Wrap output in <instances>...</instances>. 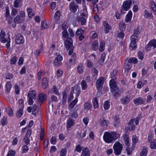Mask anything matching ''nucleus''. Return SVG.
Listing matches in <instances>:
<instances>
[{
  "instance_id": "7",
  "label": "nucleus",
  "mask_w": 156,
  "mask_h": 156,
  "mask_svg": "<svg viewBox=\"0 0 156 156\" xmlns=\"http://www.w3.org/2000/svg\"><path fill=\"white\" fill-rule=\"evenodd\" d=\"M55 58L54 60L53 63L54 66L55 67H58L61 65L62 64V61L63 59L62 56L59 54L57 53Z\"/></svg>"
},
{
  "instance_id": "27",
  "label": "nucleus",
  "mask_w": 156,
  "mask_h": 156,
  "mask_svg": "<svg viewBox=\"0 0 156 156\" xmlns=\"http://www.w3.org/2000/svg\"><path fill=\"white\" fill-rule=\"evenodd\" d=\"M75 94H76V98L78 97L80 93V87L77 85L75 87Z\"/></svg>"
},
{
  "instance_id": "40",
  "label": "nucleus",
  "mask_w": 156,
  "mask_h": 156,
  "mask_svg": "<svg viewBox=\"0 0 156 156\" xmlns=\"http://www.w3.org/2000/svg\"><path fill=\"white\" fill-rule=\"evenodd\" d=\"M62 94L63 97L62 100V104L63 105H64L66 102L67 96L66 93L65 92H63Z\"/></svg>"
},
{
  "instance_id": "33",
  "label": "nucleus",
  "mask_w": 156,
  "mask_h": 156,
  "mask_svg": "<svg viewBox=\"0 0 156 156\" xmlns=\"http://www.w3.org/2000/svg\"><path fill=\"white\" fill-rule=\"evenodd\" d=\"M98 42L97 41H95L92 43V49L94 51H96L98 48Z\"/></svg>"
},
{
  "instance_id": "14",
  "label": "nucleus",
  "mask_w": 156,
  "mask_h": 156,
  "mask_svg": "<svg viewBox=\"0 0 156 156\" xmlns=\"http://www.w3.org/2000/svg\"><path fill=\"white\" fill-rule=\"evenodd\" d=\"M144 101L143 99L140 97L135 99L133 100V102L135 105L143 104L144 103Z\"/></svg>"
},
{
  "instance_id": "22",
  "label": "nucleus",
  "mask_w": 156,
  "mask_h": 156,
  "mask_svg": "<svg viewBox=\"0 0 156 156\" xmlns=\"http://www.w3.org/2000/svg\"><path fill=\"white\" fill-rule=\"evenodd\" d=\"M27 10L28 13V17L29 18H32L34 15V12L33 11L32 9L31 8H28Z\"/></svg>"
},
{
  "instance_id": "10",
  "label": "nucleus",
  "mask_w": 156,
  "mask_h": 156,
  "mask_svg": "<svg viewBox=\"0 0 156 156\" xmlns=\"http://www.w3.org/2000/svg\"><path fill=\"white\" fill-rule=\"evenodd\" d=\"M104 81L103 77H100L97 81V87L98 90H100L102 87Z\"/></svg>"
},
{
  "instance_id": "11",
  "label": "nucleus",
  "mask_w": 156,
  "mask_h": 156,
  "mask_svg": "<svg viewBox=\"0 0 156 156\" xmlns=\"http://www.w3.org/2000/svg\"><path fill=\"white\" fill-rule=\"evenodd\" d=\"M69 9L73 12L75 13L77 11L78 6L75 4L74 2H72L69 5Z\"/></svg>"
},
{
  "instance_id": "64",
  "label": "nucleus",
  "mask_w": 156,
  "mask_h": 156,
  "mask_svg": "<svg viewBox=\"0 0 156 156\" xmlns=\"http://www.w3.org/2000/svg\"><path fill=\"white\" fill-rule=\"evenodd\" d=\"M18 11L17 9L15 8L12 9L11 15L12 16H15L17 14Z\"/></svg>"
},
{
  "instance_id": "48",
  "label": "nucleus",
  "mask_w": 156,
  "mask_h": 156,
  "mask_svg": "<svg viewBox=\"0 0 156 156\" xmlns=\"http://www.w3.org/2000/svg\"><path fill=\"white\" fill-rule=\"evenodd\" d=\"M6 111L8 114V115L9 116H12L13 115V112L12 109L10 108H6Z\"/></svg>"
},
{
  "instance_id": "63",
  "label": "nucleus",
  "mask_w": 156,
  "mask_h": 156,
  "mask_svg": "<svg viewBox=\"0 0 156 156\" xmlns=\"http://www.w3.org/2000/svg\"><path fill=\"white\" fill-rule=\"evenodd\" d=\"M16 61V56L13 57L10 60V63L11 64H14Z\"/></svg>"
},
{
  "instance_id": "62",
  "label": "nucleus",
  "mask_w": 156,
  "mask_h": 156,
  "mask_svg": "<svg viewBox=\"0 0 156 156\" xmlns=\"http://www.w3.org/2000/svg\"><path fill=\"white\" fill-rule=\"evenodd\" d=\"M82 150V147L80 145H78L76 146L75 151H77L78 152H80Z\"/></svg>"
},
{
  "instance_id": "13",
  "label": "nucleus",
  "mask_w": 156,
  "mask_h": 156,
  "mask_svg": "<svg viewBox=\"0 0 156 156\" xmlns=\"http://www.w3.org/2000/svg\"><path fill=\"white\" fill-rule=\"evenodd\" d=\"M24 21L23 19L19 15H18L14 18V22L15 23H23Z\"/></svg>"
},
{
  "instance_id": "43",
  "label": "nucleus",
  "mask_w": 156,
  "mask_h": 156,
  "mask_svg": "<svg viewBox=\"0 0 156 156\" xmlns=\"http://www.w3.org/2000/svg\"><path fill=\"white\" fill-rule=\"evenodd\" d=\"M78 101V99L76 98L74 101H73L69 105V107L71 108H72L76 104Z\"/></svg>"
},
{
  "instance_id": "32",
  "label": "nucleus",
  "mask_w": 156,
  "mask_h": 156,
  "mask_svg": "<svg viewBox=\"0 0 156 156\" xmlns=\"http://www.w3.org/2000/svg\"><path fill=\"white\" fill-rule=\"evenodd\" d=\"M147 150L146 147L144 146L143 149L140 152V156H146L147 154Z\"/></svg>"
},
{
  "instance_id": "34",
  "label": "nucleus",
  "mask_w": 156,
  "mask_h": 156,
  "mask_svg": "<svg viewBox=\"0 0 156 156\" xmlns=\"http://www.w3.org/2000/svg\"><path fill=\"white\" fill-rule=\"evenodd\" d=\"M129 99L128 96H126L123 98L121 100L122 103L123 104H126L129 103Z\"/></svg>"
},
{
  "instance_id": "21",
  "label": "nucleus",
  "mask_w": 156,
  "mask_h": 156,
  "mask_svg": "<svg viewBox=\"0 0 156 156\" xmlns=\"http://www.w3.org/2000/svg\"><path fill=\"white\" fill-rule=\"evenodd\" d=\"M86 134V131H81L80 133H78L76 136V138L78 139H82L84 137Z\"/></svg>"
},
{
  "instance_id": "50",
  "label": "nucleus",
  "mask_w": 156,
  "mask_h": 156,
  "mask_svg": "<svg viewBox=\"0 0 156 156\" xmlns=\"http://www.w3.org/2000/svg\"><path fill=\"white\" fill-rule=\"evenodd\" d=\"M60 11H58L55 13V19L56 20H58L60 19Z\"/></svg>"
},
{
  "instance_id": "44",
  "label": "nucleus",
  "mask_w": 156,
  "mask_h": 156,
  "mask_svg": "<svg viewBox=\"0 0 156 156\" xmlns=\"http://www.w3.org/2000/svg\"><path fill=\"white\" fill-rule=\"evenodd\" d=\"M149 43L153 47L154 49L156 48V40L153 39L152 40H151Z\"/></svg>"
},
{
  "instance_id": "58",
  "label": "nucleus",
  "mask_w": 156,
  "mask_h": 156,
  "mask_svg": "<svg viewBox=\"0 0 156 156\" xmlns=\"http://www.w3.org/2000/svg\"><path fill=\"white\" fill-rule=\"evenodd\" d=\"M101 124L102 126H108V121L104 118L102 121H101Z\"/></svg>"
},
{
  "instance_id": "35",
  "label": "nucleus",
  "mask_w": 156,
  "mask_h": 156,
  "mask_svg": "<svg viewBox=\"0 0 156 156\" xmlns=\"http://www.w3.org/2000/svg\"><path fill=\"white\" fill-rule=\"evenodd\" d=\"M1 123L2 126L6 125L7 123V117L4 116L1 120Z\"/></svg>"
},
{
  "instance_id": "31",
  "label": "nucleus",
  "mask_w": 156,
  "mask_h": 156,
  "mask_svg": "<svg viewBox=\"0 0 156 156\" xmlns=\"http://www.w3.org/2000/svg\"><path fill=\"white\" fill-rule=\"evenodd\" d=\"M100 48L99 51H103L105 49V43L103 41H101L100 43Z\"/></svg>"
},
{
  "instance_id": "5",
  "label": "nucleus",
  "mask_w": 156,
  "mask_h": 156,
  "mask_svg": "<svg viewBox=\"0 0 156 156\" xmlns=\"http://www.w3.org/2000/svg\"><path fill=\"white\" fill-rule=\"evenodd\" d=\"M115 154L119 155L121 154L123 146L122 144L118 141L116 142L113 147Z\"/></svg>"
},
{
  "instance_id": "17",
  "label": "nucleus",
  "mask_w": 156,
  "mask_h": 156,
  "mask_svg": "<svg viewBox=\"0 0 156 156\" xmlns=\"http://www.w3.org/2000/svg\"><path fill=\"white\" fill-rule=\"evenodd\" d=\"M49 27V23L46 21L42 22L41 23V28L42 30L47 29Z\"/></svg>"
},
{
  "instance_id": "38",
  "label": "nucleus",
  "mask_w": 156,
  "mask_h": 156,
  "mask_svg": "<svg viewBox=\"0 0 156 156\" xmlns=\"http://www.w3.org/2000/svg\"><path fill=\"white\" fill-rule=\"evenodd\" d=\"M120 29L121 31H123L126 28L125 23L123 22H121L119 24Z\"/></svg>"
},
{
  "instance_id": "49",
  "label": "nucleus",
  "mask_w": 156,
  "mask_h": 156,
  "mask_svg": "<svg viewBox=\"0 0 156 156\" xmlns=\"http://www.w3.org/2000/svg\"><path fill=\"white\" fill-rule=\"evenodd\" d=\"M150 6L151 7L153 11H156V5L155 2L151 1L150 3Z\"/></svg>"
},
{
  "instance_id": "37",
  "label": "nucleus",
  "mask_w": 156,
  "mask_h": 156,
  "mask_svg": "<svg viewBox=\"0 0 156 156\" xmlns=\"http://www.w3.org/2000/svg\"><path fill=\"white\" fill-rule=\"evenodd\" d=\"M138 62L137 59L136 58H130L128 61V63H133L134 64H136Z\"/></svg>"
},
{
  "instance_id": "20",
  "label": "nucleus",
  "mask_w": 156,
  "mask_h": 156,
  "mask_svg": "<svg viewBox=\"0 0 156 156\" xmlns=\"http://www.w3.org/2000/svg\"><path fill=\"white\" fill-rule=\"evenodd\" d=\"M74 123V120L72 119H68L67 122L66 127L67 128H69L73 126Z\"/></svg>"
},
{
  "instance_id": "18",
  "label": "nucleus",
  "mask_w": 156,
  "mask_h": 156,
  "mask_svg": "<svg viewBox=\"0 0 156 156\" xmlns=\"http://www.w3.org/2000/svg\"><path fill=\"white\" fill-rule=\"evenodd\" d=\"M35 91L34 90H32L30 91L28 94L27 96L29 98H32L34 99H35L36 98V94Z\"/></svg>"
},
{
  "instance_id": "59",
  "label": "nucleus",
  "mask_w": 156,
  "mask_h": 156,
  "mask_svg": "<svg viewBox=\"0 0 156 156\" xmlns=\"http://www.w3.org/2000/svg\"><path fill=\"white\" fill-rule=\"evenodd\" d=\"M131 42L136 43V40H137L138 37L136 35H132L131 36Z\"/></svg>"
},
{
  "instance_id": "56",
  "label": "nucleus",
  "mask_w": 156,
  "mask_h": 156,
  "mask_svg": "<svg viewBox=\"0 0 156 156\" xmlns=\"http://www.w3.org/2000/svg\"><path fill=\"white\" fill-rule=\"evenodd\" d=\"M13 77V75L12 74L9 73H7L6 76L5 78L7 80H10Z\"/></svg>"
},
{
  "instance_id": "36",
  "label": "nucleus",
  "mask_w": 156,
  "mask_h": 156,
  "mask_svg": "<svg viewBox=\"0 0 156 156\" xmlns=\"http://www.w3.org/2000/svg\"><path fill=\"white\" fill-rule=\"evenodd\" d=\"M130 49L131 50H135L136 48V43L131 42L129 45Z\"/></svg>"
},
{
  "instance_id": "15",
  "label": "nucleus",
  "mask_w": 156,
  "mask_h": 156,
  "mask_svg": "<svg viewBox=\"0 0 156 156\" xmlns=\"http://www.w3.org/2000/svg\"><path fill=\"white\" fill-rule=\"evenodd\" d=\"M5 35V31L3 30H2L1 31L0 34V41L3 43H5L6 42V39L4 38Z\"/></svg>"
},
{
  "instance_id": "9",
  "label": "nucleus",
  "mask_w": 156,
  "mask_h": 156,
  "mask_svg": "<svg viewBox=\"0 0 156 156\" xmlns=\"http://www.w3.org/2000/svg\"><path fill=\"white\" fill-rule=\"evenodd\" d=\"M76 55L75 53H73L71 57V58L69 59V61L67 63V66H70L71 64H74L76 62Z\"/></svg>"
},
{
  "instance_id": "52",
  "label": "nucleus",
  "mask_w": 156,
  "mask_h": 156,
  "mask_svg": "<svg viewBox=\"0 0 156 156\" xmlns=\"http://www.w3.org/2000/svg\"><path fill=\"white\" fill-rule=\"evenodd\" d=\"M83 66L82 64L80 65L77 67V72L81 73L83 71Z\"/></svg>"
},
{
  "instance_id": "6",
  "label": "nucleus",
  "mask_w": 156,
  "mask_h": 156,
  "mask_svg": "<svg viewBox=\"0 0 156 156\" xmlns=\"http://www.w3.org/2000/svg\"><path fill=\"white\" fill-rule=\"evenodd\" d=\"M87 17V11L82 13L78 18V20L80 22L81 25H83L85 24L87 22L86 19Z\"/></svg>"
},
{
  "instance_id": "2",
  "label": "nucleus",
  "mask_w": 156,
  "mask_h": 156,
  "mask_svg": "<svg viewBox=\"0 0 156 156\" xmlns=\"http://www.w3.org/2000/svg\"><path fill=\"white\" fill-rule=\"evenodd\" d=\"M119 136V134L115 132H105L103 137L105 142L111 143L117 139Z\"/></svg>"
},
{
  "instance_id": "26",
  "label": "nucleus",
  "mask_w": 156,
  "mask_h": 156,
  "mask_svg": "<svg viewBox=\"0 0 156 156\" xmlns=\"http://www.w3.org/2000/svg\"><path fill=\"white\" fill-rule=\"evenodd\" d=\"M48 86V81L46 77L43 78L42 80V87L43 88L45 89Z\"/></svg>"
},
{
  "instance_id": "51",
  "label": "nucleus",
  "mask_w": 156,
  "mask_h": 156,
  "mask_svg": "<svg viewBox=\"0 0 156 156\" xmlns=\"http://www.w3.org/2000/svg\"><path fill=\"white\" fill-rule=\"evenodd\" d=\"M150 147L151 149H153L156 148V141H154V140L153 142H151V143Z\"/></svg>"
},
{
  "instance_id": "60",
  "label": "nucleus",
  "mask_w": 156,
  "mask_h": 156,
  "mask_svg": "<svg viewBox=\"0 0 156 156\" xmlns=\"http://www.w3.org/2000/svg\"><path fill=\"white\" fill-rule=\"evenodd\" d=\"M74 89H73V90H72L70 95L69 96V97L68 98V101H71V99L73 98V93L74 92Z\"/></svg>"
},
{
  "instance_id": "23",
  "label": "nucleus",
  "mask_w": 156,
  "mask_h": 156,
  "mask_svg": "<svg viewBox=\"0 0 156 156\" xmlns=\"http://www.w3.org/2000/svg\"><path fill=\"white\" fill-rule=\"evenodd\" d=\"M22 5V2L20 0H15L14 2L13 6L15 8H18L21 7Z\"/></svg>"
},
{
  "instance_id": "29",
  "label": "nucleus",
  "mask_w": 156,
  "mask_h": 156,
  "mask_svg": "<svg viewBox=\"0 0 156 156\" xmlns=\"http://www.w3.org/2000/svg\"><path fill=\"white\" fill-rule=\"evenodd\" d=\"M93 106L94 108L96 109L99 107L98 103V99L97 98H95L93 100Z\"/></svg>"
},
{
  "instance_id": "57",
  "label": "nucleus",
  "mask_w": 156,
  "mask_h": 156,
  "mask_svg": "<svg viewBox=\"0 0 156 156\" xmlns=\"http://www.w3.org/2000/svg\"><path fill=\"white\" fill-rule=\"evenodd\" d=\"M132 141L133 144H135L138 141V139L135 135H133L132 136Z\"/></svg>"
},
{
  "instance_id": "61",
  "label": "nucleus",
  "mask_w": 156,
  "mask_h": 156,
  "mask_svg": "<svg viewBox=\"0 0 156 156\" xmlns=\"http://www.w3.org/2000/svg\"><path fill=\"white\" fill-rule=\"evenodd\" d=\"M6 42L7 43L5 45L6 48H9L10 47V44L9 43L10 42V38H9V36L8 38L6 39Z\"/></svg>"
},
{
  "instance_id": "4",
  "label": "nucleus",
  "mask_w": 156,
  "mask_h": 156,
  "mask_svg": "<svg viewBox=\"0 0 156 156\" xmlns=\"http://www.w3.org/2000/svg\"><path fill=\"white\" fill-rule=\"evenodd\" d=\"M132 4L131 0H128L124 2L120 10L121 14H124L125 13V11H127L130 8Z\"/></svg>"
},
{
  "instance_id": "46",
  "label": "nucleus",
  "mask_w": 156,
  "mask_h": 156,
  "mask_svg": "<svg viewBox=\"0 0 156 156\" xmlns=\"http://www.w3.org/2000/svg\"><path fill=\"white\" fill-rule=\"evenodd\" d=\"M144 16L145 17H152V14L151 13H149L147 10H145L144 12Z\"/></svg>"
},
{
  "instance_id": "30",
  "label": "nucleus",
  "mask_w": 156,
  "mask_h": 156,
  "mask_svg": "<svg viewBox=\"0 0 156 156\" xmlns=\"http://www.w3.org/2000/svg\"><path fill=\"white\" fill-rule=\"evenodd\" d=\"M46 97V95L44 93H41L39 95L38 99L40 102H42L45 100Z\"/></svg>"
},
{
  "instance_id": "19",
  "label": "nucleus",
  "mask_w": 156,
  "mask_h": 156,
  "mask_svg": "<svg viewBox=\"0 0 156 156\" xmlns=\"http://www.w3.org/2000/svg\"><path fill=\"white\" fill-rule=\"evenodd\" d=\"M132 15V12L130 10L129 11L125 18V21L126 23L129 22L131 20Z\"/></svg>"
},
{
  "instance_id": "12",
  "label": "nucleus",
  "mask_w": 156,
  "mask_h": 156,
  "mask_svg": "<svg viewBox=\"0 0 156 156\" xmlns=\"http://www.w3.org/2000/svg\"><path fill=\"white\" fill-rule=\"evenodd\" d=\"M103 25L104 27V31L106 33H108L109 32L110 30L111 29V27L108 23L106 21H104L103 23Z\"/></svg>"
},
{
  "instance_id": "24",
  "label": "nucleus",
  "mask_w": 156,
  "mask_h": 156,
  "mask_svg": "<svg viewBox=\"0 0 156 156\" xmlns=\"http://www.w3.org/2000/svg\"><path fill=\"white\" fill-rule=\"evenodd\" d=\"M12 87L11 83L10 82H8L5 85V91L8 93L10 91Z\"/></svg>"
},
{
  "instance_id": "1",
  "label": "nucleus",
  "mask_w": 156,
  "mask_h": 156,
  "mask_svg": "<svg viewBox=\"0 0 156 156\" xmlns=\"http://www.w3.org/2000/svg\"><path fill=\"white\" fill-rule=\"evenodd\" d=\"M62 36L67 38L64 42V44L67 50H69L68 54L69 55L72 54L74 47L73 46V41L71 38L69 37V34L66 30H64L62 33Z\"/></svg>"
},
{
  "instance_id": "47",
  "label": "nucleus",
  "mask_w": 156,
  "mask_h": 156,
  "mask_svg": "<svg viewBox=\"0 0 156 156\" xmlns=\"http://www.w3.org/2000/svg\"><path fill=\"white\" fill-rule=\"evenodd\" d=\"M104 109L105 110H108L110 107L109 102L108 101H105L104 104Z\"/></svg>"
},
{
  "instance_id": "55",
  "label": "nucleus",
  "mask_w": 156,
  "mask_h": 156,
  "mask_svg": "<svg viewBox=\"0 0 156 156\" xmlns=\"http://www.w3.org/2000/svg\"><path fill=\"white\" fill-rule=\"evenodd\" d=\"M23 141L26 144H29L30 142L29 137L25 136L23 139Z\"/></svg>"
},
{
  "instance_id": "42",
  "label": "nucleus",
  "mask_w": 156,
  "mask_h": 156,
  "mask_svg": "<svg viewBox=\"0 0 156 156\" xmlns=\"http://www.w3.org/2000/svg\"><path fill=\"white\" fill-rule=\"evenodd\" d=\"M84 32V30H82L81 29H77L76 32V36H80L83 34Z\"/></svg>"
},
{
  "instance_id": "25",
  "label": "nucleus",
  "mask_w": 156,
  "mask_h": 156,
  "mask_svg": "<svg viewBox=\"0 0 156 156\" xmlns=\"http://www.w3.org/2000/svg\"><path fill=\"white\" fill-rule=\"evenodd\" d=\"M38 112V109L37 108V106L34 104L33 106L32 114L36 115H37Z\"/></svg>"
},
{
  "instance_id": "54",
  "label": "nucleus",
  "mask_w": 156,
  "mask_h": 156,
  "mask_svg": "<svg viewBox=\"0 0 156 156\" xmlns=\"http://www.w3.org/2000/svg\"><path fill=\"white\" fill-rule=\"evenodd\" d=\"M52 89L54 94L57 95H59L58 90L55 86H53Z\"/></svg>"
},
{
  "instance_id": "41",
  "label": "nucleus",
  "mask_w": 156,
  "mask_h": 156,
  "mask_svg": "<svg viewBox=\"0 0 156 156\" xmlns=\"http://www.w3.org/2000/svg\"><path fill=\"white\" fill-rule=\"evenodd\" d=\"M23 114V109L20 108L17 112L16 115L18 118H20Z\"/></svg>"
},
{
  "instance_id": "3",
  "label": "nucleus",
  "mask_w": 156,
  "mask_h": 156,
  "mask_svg": "<svg viewBox=\"0 0 156 156\" xmlns=\"http://www.w3.org/2000/svg\"><path fill=\"white\" fill-rule=\"evenodd\" d=\"M116 79V78L114 77L112 79L110 80L109 81V85L111 91L114 98H117L120 95V94L119 93V88L115 81Z\"/></svg>"
},
{
  "instance_id": "53",
  "label": "nucleus",
  "mask_w": 156,
  "mask_h": 156,
  "mask_svg": "<svg viewBox=\"0 0 156 156\" xmlns=\"http://www.w3.org/2000/svg\"><path fill=\"white\" fill-rule=\"evenodd\" d=\"M15 153V151L9 150L8 152L7 156H14Z\"/></svg>"
},
{
  "instance_id": "45",
  "label": "nucleus",
  "mask_w": 156,
  "mask_h": 156,
  "mask_svg": "<svg viewBox=\"0 0 156 156\" xmlns=\"http://www.w3.org/2000/svg\"><path fill=\"white\" fill-rule=\"evenodd\" d=\"M67 152V149L66 148L61 150L60 154L59 156H66Z\"/></svg>"
},
{
  "instance_id": "28",
  "label": "nucleus",
  "mask_w": 156,
  "mask_h": 156,
  "mask_svg": "<svg viewBox=\"0 0 156 156\" xmlns=\"http://www.w3.org/2000/svg\"><path fill=\"white\" fill-rule=\"evenodd\" d=\"M125 144L127 147L129 146V138L128 135L125 134L124 136Z\"/></svg>"
},
{
  "instance_id": "16",
  "label": "nucleus",
  "mask_w": 156,
  "mask_h": 156,
  "mask_svg": "<svg viewBox=\"0 0 156 156\" xmlns=\"http://www.w3.org/2000/svg\"><path fill=\"white\" fill-rule=\"evenodd\" d=\"M81 156H90V153L87 147L85 148L82 150Z\"/></svg>"
},
{
  "instance_id": "39",
  "label": "nucleus",
  "mask_w": 156,
  "mask_h": 156,
  "mask_svg": "<svg viewBox=\"0 0 156 156\" xmlns=\"http://www.w3.org/2000/svg\"><path fill=\"white\" fill-rule=\"evenodd\" d=\"M82 88L83 90H86L87 88V85L86 81L84 80H83L81 82Z\"/></svg>"
},
{
  "instance_id": "8",
  "label": "nucleus",
  "mask_w": 156,
  "mask_h": 156,
  "mask_svg": "<svg viewBox=\"0 0 156 156\" xmlns=\"http://www.w3.org/2000/svg\"><path fill=\"white\" fill-rule=\"evenodd\" d=\"M15 41L16 43L17 44H23L24 41L23 37L20 34H17Z\"/></svg>"
}]
</instances>
